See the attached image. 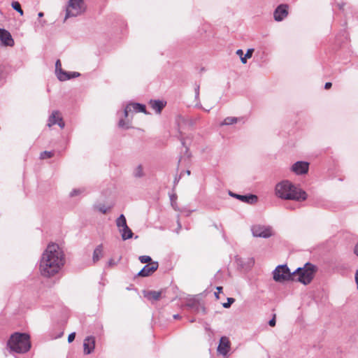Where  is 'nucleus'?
I'll list each match as a JSON object with an SVG mask.
<instances>
[{
  "label": "nucleus",
  "instance_id": "49530a36",
  "mask_svg": "<svg viewBox=\"0 0 358 358\" xmlns=\"http://www.w3.org/2000/svg\"><path fill=\"white\" fill-rule=\"evenodd\" d=\"M355 253L358 256V244L355 247Z\"/></svg>",
  "mask_w": 358,
  "mask_h": 358
},
{
  "label": "nucleus",
  "instance_id": "f8f14e48",
  "mask_svg": "<svg viewBox=\"0 0 358 358\" xmlns=\"http://www.w3.org/2000/svg\"><path fill=\"white\" fill-rule=\"evenodd\" d=\"M0 40L6 46L12 47L14 45V40L10 33L5 29L0 28Z\"/></svg>",
  "mask_w": 358,
  "mask_h": 358
},
{
  "label": "nucleus",
  "instance_id": "f03ea898",
  "mask_svg": "<svg viewBox=\"0 0 358 358\" xmlns=\"http://www.w3.org/2000/svg\"><path fill=\"white\" fill-rule=\"evenodd\" d=\"M273 275L275 282H284L292 280L308 285L313 279V264L308 262L293 272L290 271L286 264L279 265L273 271Z\"/></svg>",
  "mask_w": 358,
  "mask_h": 358
},
{
  "label": "nucleus",
  "instance_id": "393cba45",
  "mask_svg": "<svg viewBox=\"0 0 358 358\" xmlns=\"http://www.w3.org/2000/svg\"><path fill=\"white\" fill-rule=\"evenodd\" d=\"M254 52V49L253 48H249L246 51V53L245 54V55L243 56V57H241V62L243 64H246L247 63V59H250L252 57V53Z\"/></svg>",
  "mask_w": 358,
  "mask_h": 358
},
{
  "label": "nucleus",
  "instance_id": "ddd939ff",
  "mask_svg": "<svg viewBox=\"0 0 358 358\" xmlns=\"http://www.w3.org/2000/svg\"><path fill=\"white\" fill-rule=\"evenodd\" d=\"M84 353L90 355L92 353L95 348V338L94 336H87L84 340L83 343Z\"/></svg>",
  "mask_w": 358,
  "mask_h": 358
},
{
  "label": "nucleus",
  "instance_id": "f3484780",
  "mask_svg": "<svg viewBox=\"0 0 358 358\" xmlns=\"http://www.w3.org/2000/svg\"><path fill=\"white\" fill-rule=\"evenodd\" d=\"M61 117L62 116L60 115L59 110L52 111V114L48 117L47 126L48 127H51L52 126L56 124L59 120L58 119Z\"/></svg>",
  "mask_w": 358,
  "mask_h": 358
},
{
  "label": "nucleus",
  "instance_id": "2eb2a0df",
  "mask_svg": "<svg viewBox=\"0 0 358 358\" xmlns=\"http://www.w3.org/2000/svg\"><path fill=\"white\" fill-rule=\"evenodd\" d=\"M55 73L60 81L69 80V77L66 76L67 75L65 73V71L62 69V64L59 59L57 60L55 63Z\"/></svg>",
  "mask_w": 358,
  "mask_h": 358
},
{
  "label": "nucleus",
  "instance_id": "09e8293b",
  "mask_svg": "<svg viewBox=\"0 0 358 358\" xmlns=\"http://www.w3.org/2000/svg\"><path fill=\"white\" fill-rule=\"evenodd\" d=\"M43 15H44V14H43V12H39V13H38V17H43Z\"/></svg>",
  "mask_w": 358,
  "mask_h": 358
},
{
  "label": "nucleus",
  "instance_id": "c756f323",
  "mask_svg": "<svg viewBox=\"0 0 358 358\" xmlns=\"http://www.w3.org/2000/svg\"><path fill=\"white\" fill-rule=\"evenodd\" d=\"M85 188H79V189H74L70 192V196L73 197L75 196H77L78 194H80L83 192H85Z\"/></svg>",
  "mask_w": 358,
  "mask_h": 358
},
{
  "label": "nucleus",
  "instance_id": "412c9836",
  "mask_svg": "<svg viewBox=\"0 0 358 358\" xmlns=\"http://www.w3.org/2000/svg\"><path fill=\"white\" fill-rule=\"evenodd\" d=\"M162 292L159 291H148L145 293L144 296L150 301H157L159 299Z\"/></svg>",
  "mask_w": 358,
  "mask_h": 358
},
{
  "label": "nucleus",
  "instance_id": "6e6d98bb",
  "mask_svg": "<svg viewBox=\"0 0 358 358\" xmlns=\"http://www.w3.org/2000/svg\"><path fill=\"white\" fill-rule=\"evenodd\" d=\"M184 158H185V156H184V157H182L179 159V162H181V160H182V159H184Z\"/></svg>",
  "mask_w": 358,
  "mask_h": 358
},
{
  "label": "nucleus",
  "instance_id": "6e6552de",
  "mask_svg": "<svg viewBox=\"0 0 358 358\" xmlns=\"http://www.w3.org/2000/svg\"><path fill=\"white\" fill-rule=\"evenodd\" d=\"M288 15V6L287 4L279 5L273 12L274 20L277 22L282 21Z\"/></svg>",
  "mask_w": 358,
  "mask_h": 358
},
{
  "label": "nucleus",
  "instance_id": "a19ab883",
  "mask_svg": "<svg viewBox=\"0 0 358 358\" xmlns=\"http://www.w3.org/2000/svg\"><path fill=\"white\" fill-rule=\"evenodd\" d=\"M116 264V262H115V260L113 259H109V261L108 262V266H113Z\"/></svg>",
  "mask_w": 358,
  "mask_h": 358
},
{
  "label": "nucleus",
  "instance_id": "58836bf2",
  "mask_svg": "<svg viewBox=\"0 0 358 358\" xmlns=\"http://www.w3.org/2000/svg\"><path fill=\"white\" fill-rule=\"evenodd\" d=\"M236 55L240 57V59H241V57H243V51L241 49H238L236 50Z\"/></svg>",
  "mask_w": 358,
  "mask_h": 358
},
{
  "label": "nucleus",
  "instance_id": "aec40b11",
  "mask_svg": "<svg viewBox=\"0 0 358 358\" xmlns=\"http://www.w3.org/2000/svg\"><path fill=\"white\" fill-rule=\"evenodd\" d=\"M132 176L134 178L139 179L145 176V172L142 164H138L134 168L132 171Z\"/></svg>",
  "mask_w": 358,
  "mask_h": 358
},
{
  "label": "nucleus",
  "instance_id": "5701e85b",
  "mask_svg": "<svg viewBox=\"0 0 358 358\" xmlns=\"http://www.w3.org/2000/svg\"><path fill=\"white\" fill-rule=\"evenodd\" d=\"M241 120H242V118H238L236 117H227L223 120V122L220 123V125H231L237 123Z\"/></svg>",
  "mask_w": 358,
  "mask_h": 358
},
{
  "label": "nucleus",
  "instance_id": "cd10ccee",
  "mask_svg": "<svg viewBox=\"0 0 358 358\" xmlns=\"http://www.w3.org/2000/svg\"><path fill=\"white\" fill-rule=\"evenodd\" d=\"M118 125L120 128H122L124 129H127L131 127L129 121H125L123 119L120 120V121L118 122Z\"/></svg>",
  "mask_w": 358,
  "mask_h": 358
},
{
  "label": "nucleus",
  "instance_id": "79ce46f5",
  "mask_svg": "<svg viewBox=\"0 0 358 358\" xmlns=\"http://www.w3.org/2000/svg\"><path fill=\"white\" fill-rule=\"evenodd\" d=\"M182 173H181L179 176H176L175 177V179H174V181H173L174 185H176L178 184V182H179L180 178H181Z\"/></svg>",
  "mask_w": 358,
  "mask_h": 358
},
{
  "label": "nucleus",
  "instance_id": "423d86ee",
  "mask_svg": "<svg viewBox=\"0 0 358 358\" xmlns=\"http://www.w3.org/2000/svg\"><path fill=\"white\" fill-rule=\"evenodd\" d=\"M251 231L255 237L268 238L273 235V229L270 226L260 224L253 225L251 228Z\"/></svg>",
  "mask_w": 358,
  "mask_h": 358
},
{
  "label": "nucleus",
  "instance_id": "4c0bfd02",
  "mask_svg": "<svg viewBox=\"0 0 358 358\" xmlns=\"http://www.w3.org/2000/svg\"><path fill=\"white\" fill-rule=\"evenodd\" d=\"M199 97V86H196L195 88V99H198Z\"/></svg>",
  "mask_w": 358,
  "mask_h": 358
},
{
  "label": "nucleus",
  "instance_id": "5fc2aeb1",
  "mask_svg": "<svg viewBox=\"0 0 358 358\" xmlns=\"http://www.w3.org/2000/svg\"><path fill=\"white\" fill-rule=\"evenodd\" d=\"M41 25L43 26L45 24V21H44V20L41 21Z\"/></svg>",
  "mask_w": 358,
  "mask_h": 358
},
{
  "label": "nucleus",
  "instance_id": "9d476101",
  "mask_svg": "<svg viewBox=\"0 0 358 358\" xmlns=\"http://www.w3.org/2000/svg\"><path fill=\"white\" fill-rule=\"evenodd\" d=\"M229 195L231 197L236 198L243 202L252 204L257 201V196L254 194H246V195H241L236 193H234L231 191L229 192Z\"/></svg>",
  "mask_w": 358,
  "mask_h": 358
},
{
  "label": "nucleus",
  "instance_id": "c03bdc74",
  "mask_svg": "<svg viewBox=\"0 0 358 358\" xmlns=\"http://www.w3.org/2000/svg\"><path fill=\"white\" fill-rule=\"evenodd\" d=\"M355 282H356L357 287V289H358V270H357L356 272H355Z\"/></svg>",
  "mask_w": 358,
  "mask_h": 358
},
{
  "label": "nucleus",
  "instance_id": "c9c22d12",
  "mask_svg": "<svg viewBox=\"0 0 358 358\" xmlns=\"http://www.w3.org/2000/svg\"><path fill=\"white\" fill-rule=\"evenodd\" d=\"M75 337H76V333L75 332L71 333L68 336V342L71 343L75 339Z\"/></svg>",
  "mask_w": 358,
  "mask_h": 358
},
{
  "label": "nucleus",
  "instance_id": "7ed1b4c3",
  "mask_svg": "<svg viewBox=\"0 0 358 358\" xmlns=\"http://www.w3.org/2000/svg\"><path fill=\"white\" fill-rule=\"evenodd\" d=\"M275 193L278 198L285 200L301 201L307 198L306 192L287 180H282L275 185Z\"/></svg>",
  "mask_w": 358,
  "mask_h": 358
},
{
  "label": "nucleus",
  "instance_id": "864d4df0",
  "mask_svg": "<svg viewBox=\"0 0 358 358\" xmlns=\"http://www.w3.org/2000/svg\"><path fill=\"white\" fill-rule=\"evenodd\" d=\"M340 9H343V4H338Z\"/></svg>",
  "mask_w": 358,
  "mask_h": 358
},
{
  "label": "nucleus",
  "instance_id": "9b49d317",
  "mask_svg": "<svg viewBox=\"0 0 358 358\" xmlns=\"http://www.w3.org/2000/svg\"><path fill=\"white\" fill-rule=\"evenodd\" d=\"M158 268L157 262H152L151 263L145 265L143 268L138 273V276L147 277L151 273L155 272Z\"/></svg>",
  "mask_w": 358,
  "mask_h": 358
},
{
  "label": "nucleus",
  "instance_id": "2f4dec72",
  "mask_svg": "<svg viewBox=\"0 0 358 358\" xmlns=\"http://www.w3.org/2000/svg\"><path fill=\"white\" fill-rule=\"evenodd\" d=\"M235 301L234 298H227V302L224 303L222 304L223 307L225 308H228L231 306V305Z\"/></svg>",
  "mask_w": 358,
  "mask_h": 358
},
{
  "label": "nucleus",
  "instance_id": "20e7f679",
  "mask_svg": "<svg viewBox=\"0 0 358 358\" xmlns=\"http://www.w3.org/2000/svg\"><path fill=\"white\" fill-rule=\"evenodd\" d=\"M10 350L17 353H25L31 348L29 336L25 333H14L8 341Z\"/></svg>",
  "mask_w": 358,
  "mask_h": 358
},
{
  "label": "nucleus",
  "instance_id": "a211bd4d",
  "mask_svg": "<svg viewBox=\"0 0 358 358\" xmlns=\"http://www.w3.org/2000/svg\"><path fill=\"white\" fill-rule=\"evenodd\" d=\"M187 306L190 308L194 309L196 311L199 312L200 310H202L203 313L206 312V308L204 306H201L198 301L195 299H189L187 303Z\"/></svg>",
  "mask_w": 358,
  "mask_h": 358
},
{
  "label": "nucleus",
  "instance_id": "37998d69",
  "mask_svg": "<svg viewBox=\"0 0 358 358\" xmlns=\"http://www.w3.org/2000/svg\"><path fill=\"white\" fill-rule=\"evenodd\" d=\"M176 199H177V196L175 194H172L170 196V199L171 201L172 206L173 205V202L176 200Z\"/></svg>",
  "mask_w": 358,
  "mask_h": 358
},
{
  "label": "nucleus",
  "instance_id": "3c124183",
  "mask_svg": "<svg viewBox=\"0 0 358 358\" xmlns=\"http://www.w3.org/2000/svg\"><path fill=\"white\" fill-rule=\"evenodd\" d=\"M185 173H186V174H187V175H188V176H189V175H190V173H191V172H190V171H189V170H187V171H185Z\"/></svg>",
  "mask_w": 358,
  "mask_h": 358
},
{
  "label": "nucleus",
  "instance_id": "bb28decb",
  "mask_svg": "<svg viewBox=\"0 0 358 358\" xmlns=\"http://www.w3.org/2000/svg\"><path fill=\"white\" fill-rule=\"evenodd\" d=\"M97 210H99V212H101V213L103 214H106L107 213V212L111 208L110 206L109 207H106L103 204H99V205H96L94 207Z\"/></svg>",
  "mask_w": 358,
  "mask_h": 358
},
{
  "label": "nucleus",
  "instance_id": "dca6fc26",
  "mask_svg": "<svg viewBox=\"0 0 358 358\" xmlns=\"http://www.w3.org/2000/svg\"><path fill=\"white\" fill-rule=\"evenodd\" d=\"M149 103L151 108L158 114L161 113L162 109L166 106V102L160 100H150Z\"/></svg>",
  "mask_w": 358,
  "mask_h": 358
},
{
  "label": "nucleus",
  "instance_id": "a878e982",
  "mask_svg": "<svg viewBox=\"0 0 358 358\" xmlns=\"http://www.w3.org/2000/svg\"><path fill=\"white\" fill-rule=\"evenodd\" d=\"M11 7L20 13V15H23L24 12L21 8V5L18 1H13L11 3Z\"/></svg>",
  "mask_w": 358,
  "mask_h": 358
},
{
  "label": "nucleus",
  "instance_id": "0eeeda50",
  "mask_svg": "<svg viewBox=\"0 0 358 358\" xmlns=\"http://www.w3.org/2000/svg\"><path fill=\"white\" fill-rule=\"evenodd\" d=\"M309 163L304 161H298L294 163L290 167V171L296 176H303L308 173Z\"/></svg>",
  "mask_w": 358,
  "mask_h": 358
},
{
  "label": "nucleus",
  "instance_id": "6ab92c4d",
  "mask_svg": "<svg viewBox=\"0 0 358 358\" xmlns=\"http://www.w3.org/2000/svg\"><path fill=\"white\" fill-rule=\"evenodd\" d=\"M120 232L121 234V237L123 241L128 240L129 238H131L133 237V232L131 230V229L128 227V225H126L120 229H119Z\"/></svg>",
  "mask_w": 358,
  "mask_h": 358
},
{
  "label": "nucleus",
  "instance_id": "8fccbe9b",
  "mask_svg": "<svg viewBox=\"0 0 358 358\" xmlns=\"http://www.w3.org/2000/svg\"><path fill=\"white\" fill-rule=\"evenodd\" d=\"M217 292L220 293V292H222V287H217Z\"/></svg>",
  "mask_w": 358,
  "mask_h": 358
},
{
  "label": "nucleus",
  "instance_id": "4468645a",
  "mask_svg": "<svg viewBox=\"0 0 358 358\" xmlns=\"http://www.w3.org/2000/svg\"><path fill=\"white\" fill-rule=\"evenodd\" d=\"M230 350V342L227 337H222L217 347V352L222 355H226Z\"/></svg>",
  "mask_w": 358,
  "mask_h": 358
},
{
  "label": "nucleus",
  "instance_id": "ea45409f",
  "mask_svg": "<svg viewBox=\"0 0 358 358\" xmlns=\"http://www.w3.org/2000/svg\"><path fill=\"white\" fill-rule=\"evenodd\" d=\"M177 224H178V227H177V229H176V232L177 234H179V231H180V229H181V228H182V225H181V223L180 222L179 220H178V221H177Z\"/></svg>",
  "mask_w": 358,
  "mask_h": 358
},
{
  "label": "nucleus",
  "instance_id": "c85d7f7f",
  "mask_svg": "<svg viewBox=\"0 0 358 358\" xmlns=\"http://www.w3.org/2000/svg\"><path fill=\"white\" fill-rule=\"evenodd\" d=\"M54 156V152L52 151H43L40 155V158L41 159L51 158Z\"/></svg>",
  "mask_w": 358,
  "mask_h": 358
},
{
  "label": "nucleus",
  "instance_id": "b1692460",
  "mask_svg": "<svg viewBox=\"0 0 358 358\" xmlns=\"http://www.w3.org/2000/svg\"><path fill=\"white\" fill-rule=\"evenodd\" d=\"M116 225L119 229L127 225L126 218L123 214H121L116 220Z\"/></svg>",
  "mask_w": 358,
  "mask_h": 358
},
{
  "label": "nucleus",
  "instance_id": "72a5a7b5",
  "mask_svg": "<svg viewBox=\"0 0 358 358\" xmlns=\"http://www.w3.org/2000/svg\"><path fill=\"white\" fill-rule=\"evenodd\" d=\"M180 141H181L182 145L185 148V155H187V158L189 159L190 157H191V154L189 153V148L185 146V140L183 138H181Z\"/></svg>",
  "mask_w": 358,
  "mask_h": 358
},
{
  "label": "nucleus",
  "instance_id": "603ef678",
  "mask_svg": "<svg viewBox=\"0 0 358 358\" xmlns=\"http://www.w3.org/2000/svg\"><path fill=\"white\" fill-rule=\"evenodd\" d=\"M218 294H219V293H218V292H215V297H216L217 299H218V298H219V295H218Z\"/></svg>",
  "mask_w": 358,
  "mask_h": 358
},
{
  "label": "nucleus",
  "instance_id": "de8ad7c7",
  "mask_svg": "<svg viewBox=\"0 0 358 358\" xmlns=\"http://www.w3.org/2000/svg\"><path fill=\"white\" fill-rule=\"evenodd\" d=\"M173 317L174 319H176V320L180 319L181 317L179 314L173 315Z\"/></svg>",
  "mask_w": 358,
  "mask_h": 358
},
{
  "label": "nucleus",
  "instance_id": "4be33fe9",
  "mask_svg": "<svg viewBox=\"0 0 358 358\" xmlns=\"http://www.w3.org/2000/svg\"><path fill=\"white\" fill-rule=\"evenodd\" d=\"M103 256V245H99L93 252L92 261L94 263L97 262Z\"/></svg>",
  "mask_w": 358,
  "mask_h": 358
},
{
  "label": "nucleus",
  "instance_id": "1a4fd4ad",
  "mask_svg": "<svg viewBox=\"0 0 358 358\" xmlns=\"http://www.w3.org/2000/svg\"><path fill=\"white\" fill-rule=\"evenodd\" d=\"M131 110H134L136 112H141L145 114H147L146 108L144 104H141L139 103H131L127 104L124 109V117H127L129 115V113Z\"/></svg>",
  "mask_w": 358,
  "mask_h": 358
},
{
  "label": "nucleus",
  "instance_id": "f257e3e1",
  "mask_svg": "<svg viewBox=\"0 0 358 358\" xmlns=\"http://www.w3.org/2000/svg\"><path fill=\"white\" fill-rule=\"evenodd\" d=\"M65 262L64 252L57 244H49L42 254L39 270L41 275L50 278L57 273Z\"/></svg>",
  "mask_w": 358,
  "mask_h": 358
},
{
  "label": "nucleus",
  "instance_id": "f704fd0d",
  "mask_svg": "<svg viewBox=\"0 0 358 358\" xmlns=\"http://www.w3.org/2000/svg\"><path fill=\"white\" fill-rule=\"evenodd\" d=\"M58 122L56 124H57L61 129H64V127H65V123L62 119V117H61L60 118L58 119Z\"/></svg>",
  "mask_w": 358,
  "mask_h": 358
},
{
  "label": "nucleus",
  "instance_id": "473e14b6",
  "mask_svg": "<svg viewBox=\"0 0 358 358\" xmlns=\"http://www.w3.org/2000/svg\"><path fill=\"white\" fill-rule=\"evenodd\" d=\"M65 73L67 75L66 76L69 77V79L77 78V77H78L80 76V73H78V72H68V71H65Z\"/></svg>",
  "mask_w": 358,
  "mask_h": 358
},
{
  "label": "nucleus",
  "instance_id": "e433bc0d",
  "mask_svg": "<svg viewBox=\"0 0 358 358\" xmlns=\"http://www.w3.org/2000/svg\"><path fill=\"white\" fill-rule=\"evenodd\" d=\"M275 315H273V318H271L269 321H268V324L271 326V327H274L275 325Z\"/></svg>",
  "mask_w": 358,
  "mask_h": 358
},
{
  "label": "nucleus",
  "instance_id": "7c9ffc66",
  "mask_svg": "<svg viewBox=\"0 0 358 358\" xmlns=\"http://www.w3.org/2000/svg\"><path fill=\"white\" fill-rule=\"evenodd\" d=\"M138 259H139L140 262L143 264H145V263L150 264V262L151 263V261H152L151 257L150 256H147V255L140 256Z\"/></svg>",
  "mask_w": 358,
  "mask_h": 358
},
{
  "label": "nucleus",
  "instance_id": "39448f33",
  "mask_svg": "<svg viewBox=\"0 0 358 358\" xmlns=\"http://www.w3.org/2000/svg\"><path fill=\"white\" fill-rule=\"evenodd\" d=\"M85 10V4L83 0H69L66 8L64 22L69 17H77Z\"/></svg>",
  "mask_w": 358,
  "mask_h": 358
},
{
  "label": "nucleus",
  "instance_id": "a18cd8bd",
  "mask_svg": "<svg viewBox=\"0 0 358 358\" xmlns=\"http://www.w3.org/2000/svg\"><path fill=\"white\" fill-rule=\"evenodd\" d=\"M331 85H332L331 83H329V82L326 83L325 85H324V88L328 90L331 87Z\"/></svg>",
  "mask_w": 358,
  "mask_h": 358
}]
</instances>
